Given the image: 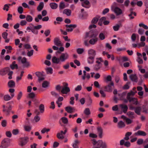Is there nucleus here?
I'll return each instance as SVG.
<instances>
[{
  "instance_id": "f257e3e1",
  "label": "nucleus",
  "mask_w": 148,
  "mask_h": 148,
  "mask_svg": "<svg viewBox=\"0 0 148 148\" xmlns=\"http://www.w3.org/2000/svg\"><path fill=\"white\" fill-rule=\"evenodd\" d=\"M69 54L67 53H63L60 56L59 58L55 56L52 57V60L54 63L60 64L61 62H64L69 59Z\"/></svg>"
},
{
  "instance_id": "f03ea898",
  "label": "nucleus",
  "mask_w": 148,
  "mask_h": 148,
  "mask_svg": "<svg viewBox=\"0 0 148 148\" xmlns=\"http://www.w3.org/2000/svg\"><path fill=\"white\" fill-rule=\"evenodd\" d=\"M91 141L93 145L92 148H107L106 143L102 140L97 141L95 139H92Z\"/></svg>"
},
{
  "instance_id": "7ed1b4c3",
  "label": "nucleus",
  "mask_w": 148,
  "mask_h": 148,
  "mask_svg": "<svg viewBox=\"0 0 148 148\" xmlns=\"http://www.w3.org/2000/svg\"><path fill=\"white\" fill-rule=\"evenodd\" d=\"M68 84L67 83H64V86L61 91V92L62 94H67L68 92H70V89L68 87Z\"/></svg>"
},
{
  "instance_id": "20e7f679",
  "label": "nucleus",
  "mask_w": 148,
  "mask_h": 148,
  "mask_svg": "<svg viewBox=\"0 0 148 148\" xmlns=\"http://www.w3.org/2000/svg\"><path fill=\"white\" fill-rule=\"evenodd\" d=\"M88 56L95 57L96 54L95 50L92 49H90L87 51Z\"/></svg>"
},
{
  "instance_id": "39448f33",
  "label": "nucleus",
  "mask_w": 148,
  "mask_h": 148,
  "mask_svg": "<svg viewBox=\"0 0 148 148\" xmlns=\"http://www.w3.org/2000/svg\"><path fill=\"white\" fill-rule=\"evenodd\" d=\"M17 60L19 62L21 60L22 63L26 66H28L29 65V62H27V59L25 57H24L22 59L21 57L19 56Z\"/></svg>"
},
{
  "instance_id": "423d86ee",
  "label": "nucleus",
  "mask_w": 148,
  "mask_h": 148,
  "mask_svg": "<svg viewBox=\"0 0 148 148\" xmlns=\"http://www.w3.org/2000/svg\"><path fill=\"white\" fill-rule=\"evenodd\" d=\"M114 87V83L111 82L110 84L105 87L106 91L108 92H111Z\"/></svg>"
},
{
  "instance_id": "0eeeda50",
  "label": "nucleus",
  "mask_w": 148,
  "mask_h": 148,
  "mask_svg": "<svg viewBox=\"0 0 148 148\" xmlns=\"http://www.w3.org/2000/svg\"><path fill=\"white\" fill-rule=\"evenodd\" d=\"M44 72L43 71L42 72H37L35 73L36 76L38 78V80L39 81H40L44 80Z\"/></svg>"
},
{
  "instance_id": "6e6552de",
  "label": "nucleus",
  "mask_w": 148,
  "mask_h": 148,
  "mask_svg": "<svg viewBox=\"0 0 148 148\" xmlns=\"http://www.w3.org/2000/svg\"><path fill=\"white\" fill-rule=\"evenodd\" d=\"M10 68L6 67L0 69V75L3 76L6 75L9 71Z\"/></svg>"
},
{
  "instance_id": "1a4fd4ad",
  "label": "nucleus",
  "mask_w": 148,
  "mask_h": 148,
  "mask_svg": "<svg viewBox=\"0 0 148 148\" xmlns=\"http://www.w3.org/2000/svg\"><path fill=\"white\" fill-rule=\"evenodd\" d=\"M112 10L117 15H119L123 13L122 10L118 7L112 8Z\"/></svg>"
},
{
  "instance_id": "9d476101",
  "label": "nucleus",
  "mask_w": 148,
  "mask_h": 148,
  "mask_svg": "<svg viewBox=\"0 0 148 148\" xmlns=\"http://www.w3.org/2000/svg\"><path fill=\"white\" fill-rule=\"evenodd\" d=\"M28 139V138L27 137L21 138L19 145L21 146L25 145L27 142Z\"/></svg>"
},
{
  "instance_id": "9b49d317",
  "label": "nucleus",
  "mask_w": 148,
  "mask_h": 148,
  "mask_svg": "<svg viewBox=\"0 0 148 148\" xmlns=\"http://www.w3.org/2000/svg\"><path fill=\"white\" fill-rule=\"evenodd\" d=\"M66 132V130H65L64 132L63 131H61L60 132H59L57 134V137L59 139H63L64 137L63 135L65 134Z\"/></svg>"
},
{
  "instance_id": "f8f14e48",
  "label": "nucleus",
  "mask_w": 148,
  "mask_h": 148,
  "mask_svg": "<svg viewBox=\"0 0 148 148\" xmlns=\"http://www.w3.org/2000/svg\"><path fill=\"white\" fill-rule=\"evenodd\" d=\"M53 42L54 44L57 46L60 47L63 45V44L62 43L59 37L55 38L54 39Z\"/></svg>"
},
{
  "instance_id": "ddd939ff",
  "label": "nucleus",
  "mask_w": 148,
  "mask_h": 148,
  "mask_svg": "<svg viewBox=\"0 0 148 148\" xmlns=\"http://www.w3.org/2000/svg\"><path fill=\"white\" fill-rule=\"evenodd\" d=\"M89 35L90 38H96V37L98 35V33L96 32L90 31L88 33H87L86 36H88Z\"/></svg>"
},
{
  "instance_id": "4468645a",
  "label": "nucleus",
  "mask_w": 148,
  "mask_h": 148,
  "mask_svg": "<svg viewBox=\"0 0 148 148\" xmlns=\"http://www.w3.org/2000/svg\"><path fill=\"white\" fill-rule=\"evenodd\" d=\"M81 2H83L81 4L83 7L88 8H89V5L90 2L88 0H80Z\"/></svg>"
},
{
  "instance_id": "2eb2a0df",
  "label": "nucleus",
  "mask_w": 148,
  "mask_h": 148,
  "mask_svg": "<svg viewBox=\"0 0 148 148\" xmlns=\"http://www.w3.org/2000/svg\"><path fill=\"white\" fill-rule=\"evenodd\" d=\"M83 75L82 76V79L83 80H84L86 78L88 80L90 78V74L86 73L85 71H83Z\"/></svg>"
},
{
  "instance_id": "dca6fc26",
  "label": "nucleus",
  "mask_w": 148,
  "mask_h": 148,
  "mask_svg": "<svg viewBox=\"0 0 148 148\" xmlns=\"http://www.w3.org/2000/svg\"><path fill=\"white\" fill-rule=\"evenodd\" d=\"M120 145H124L126 147H129L130 145V143L129 141L125 142V140L124 139H122L120 141Z\"/></svg>"
},
{
  "instance_id": "f3484780",
  "label": "nucleus",
  "mask_w": 148,
  "mask_h": 148,
  "mask_svg": "<svg viewBox=\"0 0 148 148\" xmlns=\"http://www.w3.org/2000/svg\"><path fill=\"white\" fill-rule=\"evenodd\" d=\"M134 135L136 136H145L147 135V134L144 131L138 130V132L134 133Z\"/></svg>"
},
{
  "instance_id": "a211bd4d",
  "label": "nucleus",
  "mask_w": 148,
  "mask_h": 148,
  "mask_svg": "<svg viewBox=\"0 0 148 148\" xmlns=\"http://www.w3.org/2000/svg\"><path fill=\"white\" fill-rule=\"evenodd\" d=\"M65 110L69 113H72L74 112L75 109L73 108L68 106L65 108Z\"/></svg>"
},
{
  "instance_id": "6ab92c4d",
  "label": "nucleus",
  "mask_w": 148,
  "mask_h": 148,
  "mask_svg": "<svg viewBox=\"0 0 148 148\" xmlns=\"http://www.w3.org/2000/svg\"><path fill=\"white\" fill-rule=\"evenodd\" d=\"M66 26L67 28V30L68 32H71L73 31V29L76 27V25H66Z\"/></svg>"
},
{
  "instance_id": "aec40b11",
  "label": "nucleus",
  "mask_w": 148,
  "mask_h": 148,
  "mask_svg": "<svg viewBox=\"0 0 148 148\" xmlns=\"http://www.w3.org/2000/svg\"><path fill=\"white\" fill-rule=\"evenodd\" d=\"M130 78L132 81L137 82L138 81V78L136 74H131L130 75Z\"/></svg>"
},
{
  "instance_id": "412c9836",
  "label": "nucleus",
  "mask_w": 148,
  "mask_h": 148,
  "mask_svg": "<svg viewBox=\"0 0 148 148\" xmlns=\"http://www.w3.org/2000/svg\"><path fill=\"white\" fill-rule=\"evenodd\" d=\"M12 106L11 105H10L7 109L3 110V111L4 112L6 115L9 114L10 110L12 109Z\"/></svg>"
},
{
  "instance_id": "4be33fe9",
  "label": "nucleus",
  "mask_w": 148,
  "mask_h": 148,
  "mask_svg": "<svg viewBox=\"0 0 148 148\" xmlns=\"http://www.w3.org/2000/svg\"><path fill=\"white\" fill-rule=\"evenodd\" d=\"M120 106L123 112L125 113H126L128 109L127 106L125 105L121 104L120 105Z\"/></svg>"
},
{
  "instance_id": "5701e85b",
  "label": "nucleus",
  "mask_w": 148,
  "mask_h": 148,
  "mask_svg": "<svg viewBox=\"0 0 148 148\" xmlns=\"http://www.w3.org/2000/svg\"><path fill=\"white\" fill-rule=\"evenodd\" d=\"M98 38H95L90 39L89 41V43L92 45H95L97 42Z\"/></svg>"
},
{
  "instance_id": "b1692460",
  "label": "nucleus",
  "mask_w": 148,
  "mask_h": 148,
  "mask_svg": "<svg viewBox=\"0 0 148 148\" xmlns=\"http://www.w3.org/2000/svg\"><path fill=\"white\" fill-rule=\"evenodd\" d=\"M10 142L9 139L8 138H4L2 141L1 144L5 146L8 145Z\"/></svg>"
},
{
  "instance_id": "393cba45",
  "label": "nucleus",
  "mask_w": 148,
  "mask_h": 148,
  "mask_svg": "<svg viewBox=\"0 0 148 148\" xmlns=\"http://www.w3.org/2000/svg\"><path fill=\"white\" fill-rule=\"evenodd\" d=\"M49 82L47 81H44L42 84V86L44 88H47L49 86Z\"/></svg>"
},
{
  "instance_id": "a878e982",
  "label": "nucleus",
  "mask_w": 148,
  "mask_h": 148,
  "mask_svg": "<svg viewBox=\"0 0 148 148\" xmlns=\"http://www.w3.org/2000/svg\"><path fill=\"white\" fill-rule=\"evenodd\" d=\"M8 85L10 88H14L15 86V83L13 81L11 80L8 82Z\"/></svg>"
},
{
  "instance_id": "bb28decb",
  "label": "nucleus",
  "mask_w": 148,
  "mask_h": 148,
  "mask_svg": "<svg viewBox=\"0 0 148 148\" xmlns=\"http://www.w3.org/2000/svg\"><path fill=\"white\" fill-rule=\"evenodd\" d=\"M63 13L68 16H70L71 15V11L69 9H65L63 10Z\"/></svg>"
},
{
  "instance_id": "cd10ccee",
  "label": "nucleus",
  "mask_w": 148,
  "mask_h": 148,
  "mask_svg": "<svg viewBox=\"0 0 148 148\" xmlns=\"http://www.w3.org/2000/svg\"><path fill=\"white\" fill-rule=\"evenodd\" d=\"M49 5L51 8L52 9H56L58 7V4L55 3H50Z\"/></svg>"
},
{
  "instance_id": "c85d7f7f",
  "label": "nucleus",
  "mask_w": 148,
  "mask_h": 148,
  "mask_svg": "<svg viewBox=\"0 0 148 148\" xmlns=\"http://www.w3.org/2000/svg\"><path fill=\"white\" fill-rule=\"evenodd\" d=\"M127 115L131 119H133L135 117V115L134 113L131 111L128 112L127 113Z\"/></svg>"
},
{
  "instance_id": "c756f323",
  "label": "nucleus",
  "mask_w": 148,
  "mask_h": 148,
  "mask_svg": "<svg viewBox=\"0 0 148 148\" xmlns=\"http://www.w3.org/2000/svg\"><path fill=\"white\" fill-rule=\"evenodd\" d=\"M125 126L124 123L121 121H119L118 123V127L119 128L124 127Z\"/></svg>"
},
{
  "instance_id": "7c9ffc66",
  "label": "nucleus",
  "mask_w": 148,
  "mask_h": 148,
  "mask_svg": "<svg viewBox=\"0 0 148 148\" xmlns=\"http://www.w3.org/2000/svg\"><path fill=\"white\" fill-rule=\"evenodd\" d=\"M8 33L6 32H3L2 34V37L5 40V42H9V39L7 38Z\"/></svg>"
},
{
  "instance_id": "2f4dec72",
  "label": "nucleus",
  "mask_w": 148,
  "mask_h": 148,
  "mask_svg": "<svg viewBox=\"0 0 148 148\" xmlns=\"http://www.w3.org/2000/svg\"><path fill=\"white\" fill-rule=\"evenodd\" d=\"M130 102H132L134 104H137L138 103L137 99L135 98L131 97L129 99H127Z\"/></svg>"
},
{
  "instance_id": "473e14b6",
  "label": "nucleus",
  "mask_w": 148,
  "mask_h": 148,
  "mask_svg": "<svg viewBox=\"0 0 148 148\" xmlns=\"http://www.w3.org/2000/svg\"><path fill=\"white\" fill-rule=\"evenodd\" d=\"M44 6L43 3V2H40L37 8L38 10L39 11H41L42 9Z\"/></svg>"
},
{
  "instance_id": "72a5a7b5",
  "label": "nucleus",
  "mask_w": 148,
  "mask_h": 148,
  "mask_svg": "<svg viewBox=\"0 0 148 148\" xmlns=\"http://www.w3.org/2000/svg\"><path fill=\"white\" fill-rule=\"evenodd\" d=\"M95 57H89L87 58V61L88 63L89 64H92L94 62V59Z\"/></svg>"
},
{
  "instance_id": "f704fd0d",
  "label": "nucleus",
  "mask_w": 148,
  "mask_h": 148,
  "mask_svg": "<svg viewBox=\"0 0 148 148\" xmlns=\"http://www.w3.org/2000/svg\"><path fill=\"white\" fill-rule=\"evenodd\" d=\"M80 142L78 140H75L74 143L73 144L72 146L73 148H78V144Z\"/></svg>"
},
{
  "instance_id": "c9c22d12",
  "label": "nucleus",
  "mask_w": 148,
  "mask_h": 148,
  "mask_svg": "<svg viewBox=\"0 0 148 148\" xmlns=\"http://www.w3.org/2000/svg\"><path fill=\"white\" fill-rule=\"evenodd\" d=\"M35 95L33 92H30L28 94L27 97L28 99H33L35 97Z\"/></svg>"
},
{
  "instance_id": "e433bc0d",
  "label": "nucleus",
  "mask_w": 148,
  "mask_h": 148,
  "mask_svg": "<svg viewBox=\"0 0 148 148\" xmlns=\"http://www.w3.org/2000/svg\"><path fill=\"white\" fill-rule=\"evenodd\" d=\"M136 92V91L135 92H134L132 91H131L130 92H128L127 93V99H129L130 98H131V97H130L131 96H134Z\"/></svg>"
},
{
  "instance_id": "4c0bfd02",
  "label": "nucleus",
  "mask_w": 148,
  "mask_h": 148,
  "mask_svg": "<svg viewBox=\"0 0 148 148\" xmlns=\"http://www.w3.org/2000/svg\"><path fill=\"white\" fill-rule=\"evenodd\" d=\"M103 62V60L101 57L97 58L96 59L95 63L96 64H102L101 62Z\"/></svg>"
},
{
  "instance_id": "58836bf2",
  "label": "nucleus",
  "mask_w": 148,
  "mask_h": 148,
  "mask_svg": "<svg viewBox=\"0 0 148 148\" xmlns=\"http://www.w3.org/2000/svg\"><path fill=\"white\" fill-rule=\"evenodd\" d=\"M10 66L12 69H17L18 68V65L17 64H16L15 61H13L12 62Z\"/></svg>"
},
{
  "instance_id": "ea45409f",
  "label": "nucleus",
  "mask_w": 148,
  "mask_h": 148,
  "mask_svg": "<svg viewBox=\"0 0 148 148\" xmlns=\"http://www.w3.org/2000/svg\"><path fill=\"white\" fill-rule=\"evenodd\" d=\"M47 73V74H52L53 73V69L52 68L50 67H48L46 69Z\"/></svg>"
},
{
  "instance_id": "a19ab883",
  "label": "nucleus",
  "mask_w": 148,
  "mask_h": 148,
  "mask_svg": "<svg viewBox=\"0 0 148 148\" xmlns=\"http://www.w3.org/2000/svg\"><path fill=\"white\" fill-rule=\"evenodd\" d=\"M102 64H96L94 66V69L96 71H98L100 69L102 66Z\"/></svg>"
},
{
  "instance_id": "79ce46f5",
  "label": "nucleus",
  "mask_w": 148,
  "mask_h": 148,
  "mask_svg": "<svg viewBox=\"0 0 148 148\" xmlns=\"http://www.w3.org/2000/svg\"><path fill=\"white\" fill-rule=\"evenodd\" d=\"M141 108L140 107H138L135 108L134 111L138 115H140V111Z\"/></svg>"
},
{
  "instance_id": "37998d69",
  "label": "nucleus",
  "mask_w": 148,
  "mask_h": 148,
  "mask_svg": "<svg viewBox=\"0 0 148 148\" xmlns=\"http://www.w3.org/2000/svg\"><path fill=\"white\" fill-rule=\"evenodd\" d=\"M97 130L99 137L101 138L102 136V129L101 127H99L97 128Z\"/></svg>"
},
{
  "instance_id": "c03bdc74",
  "label": "nucleus",
  "mask_w": 148,
  "mask_h": 148,
  "mask_svg": "<svg viewBox=\"0 0 148 148\" xmlns=\"http://www.w3.org/2000/svg\"><path fill=\"white\" fill-rule=\"evenodd\" d=\"M132 134L131 132H127L125 135V136L124 138V140H127L129 139V137Z\"/></svg>"
},
{
  "instance_id": "a18cd8bd",
  "label": "nucleus",
  "mask_w": 148,
  "mask_h": 148,
  "mask_svg": "<svg viewBox=\"0 0 148 148\" xmlns=\"http://www.w3.org/2000/svg\"><path fill=\"white\" fill-rule=\"evenodd\" d=\"M26 21L29 22H32L33 19L32 17L30 15H27L26 17Z\"/></svg>"
},
{
  "instance_id": "49530a36",
  "label": "nucleus",
  "mask_w": 148,
  "mask_h": 148,
  "mask_svg": "<svg viewBox=\"0 0 148 148\" xmlns=\"http://www.w3.org/2000/svg\"><path fill=\"white\" fill-rule=\"evenodd\" d=\"M3 99L5 101H8L11 99V97L9 95H6L4 96Z\"/></svg>"
},
{
  "instance_id": "de8ad7c7",
  "label": "nucleus",
  "mask_w": 148,
  "mask_h": 148,
  "mask_svg": "<svg viewBox=\"0 0 148 148\" xmlns=\"http://www.w3.org/2000/svg\"><path fill=\"white\" fill-rule=\"evenodd\" d=\"M62 122L64 124H67L68 122V120L67 118L65 117H62L61 119Z\"/></svg>"
},
{
  "instance_id": "09e8293b",
  "label": "nucleus",
  "mask_w": 148,
  "mask_h": 148,
  "mask_svg": "<svg viewBox=\"0 0 148 148\" xmlns=\"http://www.w3.org/2000/svg\"><path fill=\"white\" fill-rule=\"evenodd\" d=\"M24 128L26 131L29 132L32 129V127L30 126L25 125L24 126Z\"/></svg>"
},
{
  "instance_id": "8fccbe9b",
  "label": "nucleus",
  "mask_w": 148,
  "mask_h": 148,
  "mask_svg": "<svg viewBox=\"0 0 148 148\" xmlns=\"http://www.w3.org/2000/svg\"><path fill=\"white\" fill-rule=\"evenodd\" d=\"M59 8L60 10H62L65 8V4L63 2H61L59 4Z\"/></svg>"
},
{
  "instance_id": "3c124183",
  "label": "nucleus",
  "mask_w": 148,
  "mask_h": 148,
  "mask_svg": "<svg viewBox=\"0 0 148 148\" xmlns=\"http://www.w3.org/2000/svg\"><path fill=\"white\" fill-rule=\"evenodd\" d=\"M23 95V93L21 91L19 92L16 98L18 100H19L21 98Z\"/></svg>"
},
{
  "instance_id": "603ef678",
  "label": "nucleus",
  "mask_w": 148,
  "mask_h": 148,
  "mask_svg": "<svg viewBox=\"0 0 148 148\" xmlns=\"http://www.w3.org/2000/svg\"><path fill=\"white\" fill-rule=\"evenodd\" d=\"M39 109L41 113H43L44 111V106L43 104H41L39 106Z\"/></svg>"
},
{
  "instance_id": "864d4df0",
  "label": "nucleus",
  "mask_w": 148,
  "mask_h": 148,
  "mask_svg": "<svg viewBox=\"0 0 148 148\" xmlns=\"http://www.w3.org/2000/svg\"><path fill=\"white\" fill-rule=\"evenodd\" d=\"M140 27H143L145 29L147 30L148 29V27L146 25L144 24L143 23H141L139 24Z\"/></svg>"
},
{
  "instance_id": "5fc2aeb1",
  "label": "nucleus",
  "mask_w": 148,
  "mask_h": 148,
  "mask_svg": "<svg viewBox=\"0 0 148 148\" xmlns=\"http://www.w3.org/2000/svg\"><path fill=\"white\" fill-rule=\"evenodd\" d=\"M84 113L86 115H89L90 114V111L89 108H86L84 111Z\"/></svg>"
},
{
  "instance_id": "6e6d98bb",
  "label": "nucleus",
  "mask_w": 148,
  "mask_h": 148,
  "mask_svg": "<svg viewBox=\"0 0 148 148\" xmlns=\"http://www.w3.org/2000/svg\"><path fill=\"white\" fill-rule=\"evenodd\" d=\"M11 4H6L5 5L3 8V10H5L6 11H8L9 6Z\"/></svg>"
},
{
  "instance_id": "4d7b16f0",
  "label": "nucleus",
  "mask_w": 148,
  "mask_h": 148,
  "mask_svg": "<svg viewBox=\"0 0 148 148\" xmlns=\"http://www.w3.org/2000/svg\"><path fill=\"white\" fill-rule=\"evenodd\" d=\"M23 7L21 6H19L18 7L17 9V11L20 14H22L23 12Z\"/></svg>"
},
{
  "instance_id": "13d9d810",
  "label": "nucleus",
  "mask_w": 148,
  "mask_h": 148,
  "mask_svg": "<svg viewBox=\"0 0 148 148\" xmlns=\"http://www.w3.org/2000/svg\"><path fill=\"white\" fill-rule=\"evenodd\" d=\"M50 130L49 128H44L41 130V132L42 134H44L46 132L47 133L50 131Z\"/></svg>"
},
{
  "instance_id": "bf43d9fd",
  "label": "nucleus",
  "mask_w": 148,
  "mask_h": 148,
  "mask_svg": "<svg viewBox=\"0 0 148 148\" xmlns=\"http://www.w3.org/2000/svg\"><path fill=\"white\" fill-rule=\"evenodd\" d=\"M99 18L97 17L94 18L92 20L91 23L92 24H95L98 21Z\"/></svg>"
},
{
  "instance_id": "052dcab7",
  "label": "nucleus",
  "mask_w": 148,
  "mask_h": 148,
  "mask_svg": "<svg viewBox=\"0 0 148 148\" xmlns=\"http://www.w3.org/2000/svg\"><path fill=\"white\" fill-rule=\"evenodd\" d=\"M84 49L83 48H78L77 50V51L78 54H82L84 51Z\"/></svg>"
},
{
  "instance_id": "680f3d73",
  "label": "nucleus",
  "mask_w": 148,
  "mask_h": 148,
  "mask_svg": "<svg viewBox=\"0 0 148 148\" xmlns=\"http://www.w3.org/2000/svg\"><path fill=\"white\" fill-rule=\"evenodd\" d=\"M82 89V86L81 85H77L75 89V90L76 91H79L81 90Z\"/></svg>"
},
{
  "instance_id": "e2e57ef3",
  "label": "nucleus",
  "mask_w": 148,
  "mask_h": 148,
  "mask_svg": "<svg viewBox=\"0 0 148 148\" xmlns=\"http://www.w3.org/2000/svg\"><path fill=\"white\" fill-rule=\"evenodd\" d=\"M145 32L144 30L142 28L139 29L138 31V33L140 35H142Z\"/></svg>"
},
{
  "instance_id": "0e129e2a",
  "label": "nucleus",
  "mask_w": 148,
  "mask_h": 148,
  "mask_svg": "<svg viewBox=\"0 0 148 148\" xmlns=\"http://www.w3.org/2000/svg\"><path fill=\"white\" fill-rule=\"evenodd\" d=\"M99 38L100 40H102L105 39V36L103 33H101L99 35Z\"/></svg>"
},
{
  "instance_id": "69168bd1",
  "label": "nucleus",
  "mask_w": 148,
  "mask_h": 148,
  "mask_svg": "<svg viewBox=\"0 0 148 148\" xmlns=\"http://www.w3.org/2000/svg\"><path fill=\"white\" fill-rule=\"evenodd\" d=\"M34 53V50H31L30 51H28L27 53V55L29 57H30L33 55Z\"/></svg>"
},
{
  "instance_id": "338daca9",
  "label": "nucleus",
  "mask_w": 148,
  "mask_h": 148,
  "mask_svg": "<svg viewBox=\"0 0 148 148\" xmlns=\"http://www.w3.org/2000/svg\"><path fill=\"white\" fill-rule=\"evenodd\" d=\"M145 45V42H142L137 44V47L138 48H140L141 47H143Z\"/></svg>"
},
{
  "instance_id": "774afa93",
  "label": "nucleus",
  "mask_w": 148,
  "mask_h": 148,
  "mask_svg": "<svg viewBox=\"0 0 148 148\" xmlns=\"http://www.w3.org/2000/svg\"><path fill=\"white\" fill-rule=\"evenodd\" d=\"M34 120L36 122H38L40 121V118L39 116L36 115L34 117Z\"/></svg>"
}]
</instances>
